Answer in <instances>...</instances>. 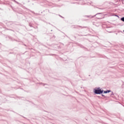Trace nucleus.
Masks as SVG:
<instances>
[{
  "label": "nucleus",
  "instance_id": "f257e3e1",
  "mask_svg": "<svg viewBox=\"0 0 124 124\" xmlns=\"http://www.w3.org/2000/svg\"><path fill=\"white\" fill-rule=\"evenodd\" d=\"M94 93L96 94H100V93H103V91L101 90V89H96L95 90Z\"/></svg>",
  "mask_w": 124,
  "mask_h": 124
},
{
  "label": "nucleus",
  "instance_id": "f03ea898",
  "mask_svg": "<svg viewBox=\"0 0 124 124\" xmlns=\"http://www.w3.org/2000/svg\"><path fill=\"white\" fill-rule=\"evenodd\" d=\"M111 91L110 90H107L106 91H104V93H110Z\"/></svg>",
  "mask_w": 124,
  "mask_h": 124
},
{
  "label": "nucleus",
  "instance_id": "7ed1b4c3",
  "mask_svg": "<svg viewBox=\"0 0 124 124\" xmlns=\"http://www.w3.org/2000/svg\"><path fill=\"white\" fill-rule=\"evenodd\" d=\"M121 20H122V21H123V22H124V17H122V18H121Z\"/></svg>",
  "mask_w": 124,
  "mask_h": 124
}]
</instances>
